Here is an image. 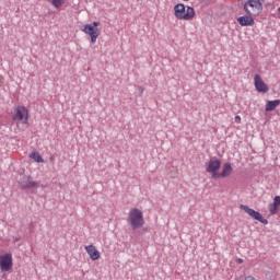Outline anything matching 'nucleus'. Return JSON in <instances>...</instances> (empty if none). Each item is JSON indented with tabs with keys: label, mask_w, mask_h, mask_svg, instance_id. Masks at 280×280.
<instances>
[{
	"label": "nucleus",
	"mask_w": 280,
	"mask_h": 280,
	"mask_svg": "<svg viewBox=\"0 0 280 280\" xmlns=\"http://www.w3.org/2000/svg\"><path fill=\"white\" fill-rule=\"evenodd\" d=\"M173 10L177 21H194L196 19V9L192 7H185L183 3H177Z\"/></svg>",
	"instance_id": "obj_1"
},
{
	"label": "nucleus",
	"mask_w": 280,
	"mask_h": 280,
	"mask_svg": "<svg viewBox=\"0 0 280 280\" xmlns=\"http://www.w3.org/2000/svg\"><path fill=\"white\" fill-rule=\"evenodd\" d=\"M127 222L132 231L141 229L143 224H145V220L143 219V212L139 208H132L128 212Z\"/></svg>",
	"instance_id": "obj_2"
},
{
	"label": "nucleus",
	"mask_w": 280,
	"mask_h": 280,
	"mask_svg": "<svg viewBox=\"0 0 280 280\" xmlns=\"http://www.w3.org/2000/svg\"><path fill=\"white\" fill-rule=\"evenodd\" d=\"M12 120L19 124H27L30 121V110L23 105H19L13 109Z\"/></svg>",
	"instance_id": "obj_3"
},
{
	"label": "nucleus",
	"mask_w": 280,
	"mask_h": 280,
	"mask_svg": "<svg viewBox=\"0 0 280 280\" xmlns=\"http://www.w3.org/2000/svg\"><path fill=\"white\" fill-rule=\"evenodd\" d=\"M100 22H93L92 24H85L82 26L81 31L88 36L91 37V43L95 45L97 43V38H100Z\"/></svg>",
	"instance_id": "obj_4"
},
{
	"label": "nucleus",
	"mask_w": 280,
	"mask_h": 280,
	"mask_svg": "<svg viewBox=\"0 0 280 280\" xmlns=\"http://www.w3.org/2000/svg\"><path fill=\"white\" fill-rule=\"evenodd\" d=\"M220 167H222V162L218 160V158H212L207 164H206V172L208 174H211L212 178L214 180H218L220 178Z\"/></svg>",
	"instance_id": "obj_5"
},
{
	"label": "nucleus",
	"mask_w": 280,
	"mask_h": 280,
	"mask_svg": "<svg viewBox=\"0 0 280 280\" xmlns=\"http://www.w3.org/2000/svg\"><path fill=\"white\" fill-rule=\"evenodd\" d=\"M240 209L245 211V213L248 214L254 220L261 222V224H268V221L266 219H264V217L258 211H255L253 208H250L246 205H241Z\"/></svg>",
	"instance_id": "obj_6"
},
{
	"label": "nucleus",
	"mask_w": 280,
	"mask_h": 280,
	"mask_svg": "<svg viewBox=\"0 0 280 280\" xmlns=\"http://www.w3.org/2000/svg\"><path fill=\"white\" fill-rule=\"evenodd\" d=\"M244 10L247 14L255 16V14L261 12V2H259V0H249V2L245 4Z\"/></svg>",
	"instance_id": "obj_7"
},
{
	"label": "nucleus",
	"mask_w": 280,
	"mask_h": 280,
	"mask_svg": "<svg viewBox=\"0 0 280 280\" xmlns=\"http://www.w3.org/2000/svg\"><path fill=\"white\" fill-rule=\"evenodd\" d=\"M12 254H4L0 256V270L1 272H10L12 270Z\"/></svg>",
	"instance_id": "obj_8"
},
{
	"label": "nucleus",
	"mask_w": 280,
	"mask_h": 280,
	"mask_svg": "<svg viewBox=\"0 0 280 280\" xmlns=\"http://www.w3.org/2000/svg\"><path fill=\"white\" fill-rule=\"evenodd\" d=\"M254 85L258 93H268V91H270V88H268V84L264 82V79H261L259 74L254 77Z\"/></svg>",
	"instance_id": "obj_9"
},
{
	"label": "nucleus",
	"mask_w": 280,
	"mask_h": 280,
	"mask_svg": "<svg viewBox=\"0 0 280 280\" xmlns=\"http://www.w3.org/2000/svg\"><path fill=\"white\" fill-rule=\"evenodd\" d=\"M85 252L88 253L92 261H97V259H100L101 257L100 250H97V247H95V245L85 246Z\"/></svg>",
	"instance_id": "obj_10"
},
{
	"label": "nucleus",
	"mask_w": 280,
	"mask_h": 280,
	"mask_svg": "<svg viewBox=\"0 0 280 280\" xmlns=\"http://www.w3.org/2000/svg\"><path fill=\"white\" fill-rule=\"evenodd\" d=\"M237 23L242 27H248L255 25V20L252 16L243 15L236 19Z\"/></svg>",
	"instance_id": "obj_11"
},
{
	"label": "nucleus",
	"mask_w": 280,
	"mask_h": 280,
	"mask_svg": "<svg viewBox=\"0 0 280 280\" xmlns=\"http://www.w3.org/2000/svg\"><path fill=\"white\" fill-rule=\"evenodd\" d=\"M21 187H23V189H32L38 187V183L34 182L32 177H24L21 180Z\"/></svg>",
	"instance_id": "obj_12"
},
{
	"label": "nucleus",
	"mask_w": 280,
	"mask_h": 280,
	"mask_svg": "<svg viewBox=\"0 0 280 280\" xmlns=\"http://www.w3.org/2000/svg\"><path fill=\"white\" fill-rule=\"evenodd\" d=\"M231 174H233V166H231V163H225L222 167V172L219 173V178H229Z\"/></svg>",
	"instance_id": "obj_13"
},
{
	"label": "nucleus",
	"mask_w": 280,
	"mask_h": 280,
	"mask_svg": "<svg viewBox=\"0 0 280 280\" xmlns=\"http://www.w3.org/2000/svg\"><path fill=\"white\" fill-rule=\"evenodd\" d=\"M280 207V196L273 198V202L269 205V211L271 215H277Z\"/></svg>",
	"instance_id": "obj_14"
},
{
	"label": "nucleus",
	"mask_w": 280,
	"mask_h": 280,
	"mask_svg": "<svg viewBox=\"0 0 280 280\" xmlns=\"http://www.w3.org/2000/svg\"><path fill=\"white\" fill-rule=\"evenodd\" d=\"M280 100H275V101H268L265 107V110L267 113H270L271 110H275L277 106H279Z\"/></svg>",
	"instance_id": "obj_15"
},
{
	"label": "nucleus",
	"mask_w": 280,
	"mask_h": 280,
	"mask_svg": "<svg viewBox=\"0 0 280 280\" xmlns=\"http://www.w3.org/2000/svg\"><path fill=\"white\" fill-rule=\"evenodd\" d=\"M48 2L55 8L56 10H60L65 3H67V0H48Z\"/></svg>",
	"instance_id": "obj_16"
},
{
	"label": "nucleus",
	"mask_w": 280,
	"mask_h": 280,
	"mask_svg": "<svg viewBox=\"0 0 280 280\" xmlns=\"http://www.w3.org/2000/svg\"><path fill=\"white\" fill-rule=\"evenodd\" d=\"M30 159H33V161H35V163H45V160H43V156H40V153H38V152L31 153Z\"/></svg>",
	"instance_id": "obj_17"
},
{
	"label": "nucleus",
	"mask_w": 280,
	"mask_h": 280,
	"mask_svg": "<svg viewBox=\"0 0 280 280\" xmlns=\"http://www.w3.org/2000/svg\"><path fill=\"white\" fill-rule=\"evenodd\" d=\"M235 122L236 124H242V117L241 116H235Z\"/></svg>",
	"instance_id": "obj_18"
},
{
	"label": "nucleus",
	"mask_w": 280,
	"mask_h": 280,
	"mask_svg": "<svg viewBox=\"0 0 280 280\" xmlns=\"http://www.w3.org/2000/svg\"><path fill=\"white\" fill-rule=\"evenodd\" d=\"M278 19H280V7L278 8Z\"/></svg>",
	"instance_id": "obj_19"
},
{
	"label": "nucleus",
	"mask_w": 280,
	"mask_h": 280,
	"mask_svg": "<svg viewBox=\"0 0 280 280\" xmlns=\"http://www.w3.org/2000/svg\"><path fill=\"white\" fill-rule=\"evenodd\" d=\"M238 264H244V260L238 258Z\"/></svg>",
	"instance_id": "obj_20"
},
{
	"label": "nucleus",
	"mask_w": 280,
	"mask_h": 280,
	"mask_svg": "<svg viewBox=\"0 0 280 280\" xmlns=\"http://www.w3.org/2000/svg\"><path fill=\"white\" fill-rule=\"evenodd\" d=\"M184 1H189V0H184Z\"/></svg>",
	"instance_id": "obj_21"
}]
</instances>
